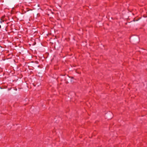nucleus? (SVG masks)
Returning a JSON list of instances; mask_svg holds the SVG:
<instances>
[{"label":"nucleus","instance_id":"obj_2","mask_svg":"<svg viewBox=\"0 0 147 147\" xmlns=\"http://www.w3.org/2000/svg\"><path fill=\"white\" fill-rule=\"evenodd\" d=\"M1 28V26L0 25V28Z\"/></svg>","mask_w":147,"mask_h":147},{"label":"nucleus","instance_id":"obj_1","mask_svg":"<svg viewBox=\"0 0 147 147\" xmlns=\"http://www.w3.org/2000/svg\"><path fill=\"white\" fill-rule=\"evenodd\" d=\"M0 22L1 23H2V21H0Z\"/></svg>","mask_w":147,"mask_h":147}]
</instances>
